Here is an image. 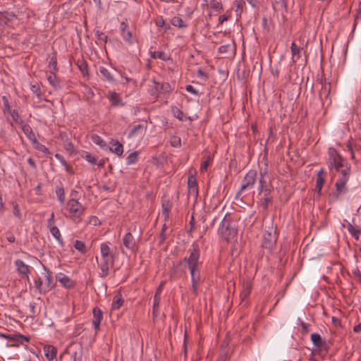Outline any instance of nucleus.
<instances>
[{"label": "nucleus", "mask_w": 361, "mask_h": 361, "mask_svg": "<svg viewBox=\"0 0 361 361\" xmlns=\"http://www.w3.org/2000/svg\"><path fill=\"white\" fill-rule=\"evenodd\" d=\"M188 256L185 257L183 259L173 262L170 269L171 279L176 276H181L185 274V269L188 268L191 277V290L195 295L198 293L200 285L202 282L200 274V265L202 262L200 261V248L197 243L194 242L188 249Z\"/></svg>", "instance_id": "1"}, {"label": "nucleus", "mask_w": 361, "mask_h": 361, "mask_svg": "<svg viewBox=\"0 0 361 361\" xmlns=\"http://www.w3.org/2000/svg\"><path fill=\"white\" fill-rule=\"evenodd\" d=\"M340 176L335 183L336 192L335 197L338 199L341 195L347 193V182L351 175L350 164L345 165L343 169H340Z\"/></svg>", "instance_id": "2"}, {"label": "nucleus", "mask_w": 361, "mask_h": 361, "mask_svg": "<svg viewBox=\"0 0 361 361\" xmlns=\"http://www.w3.org/2000/svg\"><path fill=\"white\" fill-rule=\"evenodd\" d=\"M219 232L227 240L234 238L237 235L238 231L235 228V223L229 219H226L225 216L221 221V226L219 228Z\"/></svg>", "instance_id": "3"}, {"label": "nucleus", "mask_w": 361, "mask_h": 361, "mask_svg": "<svg viewBox=\"0 0 361 361\" xmlns=\"http://www.w3.org/2000/svg\"><path fill=\"white\" fill-rule=\"evenodd\" d=\"M97 267L99 269V276L101 278H106L109 274V270L114 265L115 258L105 259L96 257Z\"/></svg>", "instance_id": "4"}, {"label": "nucleus", "mask_w": 361, "mask_h": 361, "mask_svg": "<svg viewBox=\"0 0 361 361\" xmlns=\"http://www.w3.org/2000/svg\"><path fill=\"white\" fill-rule=\"evenodd\" d=\"M257 173L256 170H250L244 176L240 188L237 193V196L240 195L242 192L245 190L252 189L256 182Z\"/></svg>", "instance_id": "5"}, {"label": "nucleus", "mask_w": 361, "mask_h": 361, "mask_svg": "<svg viewBox=\"0 0 361 361\" xmlns=\"http://www.w3.org/2000/svg\"><path fill=\"white\" fill-rule=\"evenodd\" d=\"M277 240V234L276 228L272 226L269 230H265L263 235V241L262 245L264 248L271 250L275 246Z\"/></svg>", "instance_id": "6"}, {"label": "nucleus", "mask_w": 361, "mask_h": 361, "mask_svg": "<svg viewBox=\"0 0 361 361\" xmlns=\"http://www.w3.org/2000/svg\"><path fill=\"white\" fill-rule=\"evenodd\" d=\"M66 209L75 219H80L85 211V208L75 198H71L68 201Z\"/></svg>", "instance_id": "7"}, {"label": "nucleus", "mask_w": 361, "mask_h": 361, "mask_svg": "<svg viewBox=\"0 0 361 361\" xmlns=\"http://www.w3.org/2000/svg\"><path fill=\"white\" fill-rule=\"evenodd\" d=\"M328 161L327 165L330 170L334 169L336 163L339 161L343 157L337 152L334 147H329L328 150Z\"/></svg>", "instance_id": "8"}, {"label": "nucleus", "mask_w": 361, "mask_h": 361, "mask_svg": "<svg viewBox=\"0 0 361 361\" xmlns=\"http://www.w3.org/2000/svg\"><path fill=\"white\" fill-rule=\"evenodd\" d=\"M56 279L63 287L67 289L73 288L75 286V282L63 273H58Z\"/></svg>", "instance_id": "9"}, {"label": "nucleus", "mask_w": 361, "mask_h": 361, "mask_svg": "<svg viewBox=\"0 0 361 361\" xmlns=\"http://www.w3.org/2000/svg\"><path fill=\"white\" fill-rule=\"evenodd\" d=\"M92 326L94 331L97 332L99 329L100 324L103 319V312L99 307H95L92 310Z\"/></svg>", "instance_id": "10"}, {"label": "nucleus", "mask_w": 361, "mask_h": 361, "mask_svg": "<svg viewBox=\"0 0 361 361\" xmlns=\"http://www.w3.org/2000/svg\"><path fill=\"white\" fill-rule=\"evenodd\" d=\"M44 273V287L47 290V293H48L49 290H51L54 286L55 283H54L53 277L51 275V271L47 269L45 266H43Z\"/></svg>", "instance_id": "11"}, {"label": "nucleus", "mask_w": 361, "mask_h": 361, "mask_svg": "<svg viewBox=\"0 0 361 361\" xmlns=\"http://www.w3.org/2000/svg\"><path fill=\"white\" fill-rule=\"evenodd\" d=\"M17 271L19 273V274L22 276H25L27 281H29V274H30V269L29 266L27 265L23 260L21 259H16L14 262Z\"/></svg>", "instance_id": "12"}, {"label": "nucleus", "mask_w": 361, "mask_h": 361, "mask_svg": "<svg viewBox=\"0 0 361 361\" xmlns=\"http://www.w3.org/2000/svg\"><path fill=\"white\" fill-rule=\"evenodd\" d=\"M123 245L130 250H135L137 249L136 241L131 233H127L123 239Z\"/></svg>", "instance_id": "13"}, {"label": "nucleus", "mask_w": 361, "mask_h": 361, "mask_svg": "<svg viewBox=\"0 0 361 361\" xmlns=\"http://www.w3.org/2000/svg\"><path fill=\"white\" fill-rule=\"evenodd\" d=\"M188 192L194 195L195 197L198 195V188L196 177L194 175H190L188 178Z\"/></svg>", "instance_id": "14"}, {"label": "nucleus", "mask_w": 361, "mask_h": 361, "mask_svg": "<svg viewBox=\"0 0 361 361\" xmlns=\"http://www.w3.org/2000/svg\"><path fill=\"white\" fill-rule=\"evenodd\" d=\"M100 252L102 258H115V254L109 246V243H103L100 245Z\"/></svg>", "instance_id": "15"}, {"label": "nucleus", "mask_w": 361, "mask_h": 361, "mask_svg": "<svg viewBox=\"0 0 361 361\" xmlns=\"http://www.w3.org/2000/svg\"><path fill=\"white\" fill-rule=\"evenodd\" d=\"M99 72L102 75V80H106L109 83L115 82L114 75L108 68L104 66H100L99 68Z\"/></svg>", "instance_id": "16"}, {"label": "nucleus", "mask_w": 361, "mask_h": 361, "mask_svg": "<svg viewBox=\"0 0 361 361\" xmlns=\"http://www.w3.org/2000/svg\"><path fill=\"white\" fill-rule=\"evenodd\" d=\"M110 144L111 145V147H109V150L118 157L122 156L123 153V145L118 140H115L113 139L110 141Z\"/></svg>", "instance_id": "17"}, {"label": "nucleus", "mask_w": 361, "mask_h": 361, "mask_svg": "<svg viewBox=\"0 0 361 361\" xmlns=\"http://www.w3.org/2000/svg\"><path fill=\"white\" fill-rule=\"evenodd\" d=\"M44 355L49 361L53 360L57 354V349L51 345H44Z\"/></svg>", "instance_id": "18"}, {"label": "nucleus", "mask_w": 361, "mask_h": 361, "mask_svg": "<svg viewBox=\"0 0 361 361\" xmlns=\"http://www.w3.org/2000/svg\"><path fill=\"white\" fill-rule=\"evenodd\" d=\"M319 82L322 84V88L319 92V97L322 100H323L324 98L326 99H328L330 94L331 83L326 82L323 83L322 79H320Z\"/></svg>", "instance_id": "19"}, {"label": "nucleus", "mask_w": 361, "mask_h": 361, "mask_svg": "<svg viewBox=\"0 0 361 361\" xmlns=\"http://www.w3.org/2000/svg\"><path fill=\"white\" fill-rule=\"evenodd\" d=\"M128 25L126 22L123 21L121 23V35L123 39L126 42H131L132 39V32L128 29Z\"/></svg>", "instance_id": "20"}, {"label": "nucleus", "mask_w": 361, "mask_h": 361, "mask_svg": "<svg viewBox=\"0 0 361 361\" xmlns=\"http://www.w3.org/2000/svg\"><path fill=\"white\" fill-rule=\"evenodd\" d=\"M147 125H143V124L135 125L132 128V129L129 132L128 137H135L137 135H140V134L143 133L144 132H145V130H147Z\"/></svg>", "instance_id": "21"}, {"label": "nucleus", "mask_w": 361, "mask_h": 361, "mask_svg": "<svg viewBox=\"0 0 361 361\" xmlns=\"http://www.w3.org/2000/svg\"><path fill=\"white\" fill-rule=\"evenodd\" d=\"M22 130L27 137L32 142H37V139L35 133L32 128L28 124H25L22 127Z\"/></svg>", "instance_id": "22"}, {"label": "nucleus", "mask_w": 361, "mask_h": 361, "mask_svg": "<svg viewBox=\"0 0 361 361\" xmlns=\"http://www.w3.org/2000/svg\"><path fill=\"white\" fill-rule=\"evenodd\" d=\"M15 18H16V15L14 13H9L8 11L0 12V24L7 25L8 22L12 21Z\"/></svg>", "instance_id": "23"}, {"label": "nucleus", "mask_w": 361, "mask_h": 361, "mask_svg": "<svg viewBox=\"0 0 361 361\" xmlns=\"http://www.w3.org/2000/svg\"><path fill=\"white\" fill-rule=\"evenodd\" d=\"M108 98L111 103V106H118L124 105L120 98L119 94L115 92H110L109 96Z\"/></svg>", "instance_id": "24"}, {"label": "nucleus", "mask_w": 361, "mask_h": 361, "mask_svg": "<svg viewBox=\"0 0 361 361\" xmlns=\"http://www.w3.org/2000/svg\"><path fill=\"white\" fill-rule=\"evenodd\" d=\"M149 55L151 58L154 59H159L164 61H166L170 59V56L162 51H155L149 50Z\"/></svg>", "instance_id": "25"}, {"label": "nucleus", "mask_w": 361, "mask_h": 361, "mask_svg": "<svg viewBox=\"0 0 361 361\" xmlns=\"http://www.w3.org/2000/svg\"><path fill=\"white\" fill-rule=\"evenodd\" d=\"M235 51L234 43L227 44L219 47V52L224 54H233Z\"/></svg>", "instance_id": "26"}, {"label": "nucleus", "mask_w": 361, "mask_h": 361, "mask_svg": "<svg viewBox=\"0 0 361 361\" xmlns=\"http://www.w3.org/2000/svg\"><path fill=\"white\" fill-rule=\"evenodd\" d=\"M49 231L53 237L56 240V241L59 243L62 247L64 246V242L61 237L59 229L55 226L51 228H49Z\"/></svg>", "instance_id": "27"}, {"label": "nucleus", "mask_w": 361, "mask_h": 361, "mask_svg": "<svg viewBox=\"0 0 361 361\" xmlns=\"http://www.w3.org/2000/svg\"><path fill=\"white\" fill-rule=\"evenodd\" d=\"M47 80L49 84L55 89L60 87V82L57 78L55 72L50 71L49 75H47Z\"/></svg>", "instance_id": "28"}, {"label": "nucleus", "mask_w": 361, "mask_h": 361, "mask_svg": "<svg viewBox=\"0 0 361 361\" xmlns=\"http://www.w3.org/2000/svg\"><path fill=\"white\" fill-rule=\"evenodd\" d=\"M56 195L59 202L62 204L65 202V191L61 183L56 186Z\"/></svg>", "instance_id": "29"}, {"label": "nucleus", "mask_w": 361, "mask_h": 361, "mask_svg": "<svg viewBox=\"0 0 361 361\" xmlns=\"http://www.w3.org/2000/svg\"><path fill=\"white\" fill-rule=\"evenodd\" d=\"M122 295L118 293L113 298L111 308L112 310H118L123 304Z\"/></svg>", "instance_id": "30"}, {"label": "nucleus", "mask_w": 361, "mask_h": 361, "mask_svg": "<svg viewBox=\"0 0 361 361\" xmlns=\"http://www.w3.org/2000/svg\"><path fill=\"white\" fill-rule=\"evenodd\" d=\"M311 341L313 344L318 348H322L326 344L325 341L322 340L321 336L317 333L311 334Z\"/></svg>", "instance_id": "31"}, {"label": "nucleus", "mask_w": 361, "mask_h": 361, "mask_svg": "<svg viewBox=\"0 0 361 361\" xmlns=\"http://www.w3.org/2000/svg\"><path fill=\"white\" fill-rule=\"evenodd\" d=\"M323 173L324 170L322 169L319 171L317 175L316 190L319 193L321 192L325 180Z\"/></svg>", "instance_id": "32"}, {"label": "nucleus", "mask_w": 361, "mask_h": 361, "mask_svg": "<svg viewBox=\"0 0 361 361\" xmlns=\"http://www.w3.org/2000/svg\"><path fill=\"white\" fill-rule=\"evenodd\" d=\"M347 228L350 235L355 239L359 240L361 229L353 226L350 223L348 222Z\"/></svg>", "instance_id": "33"}, {"label": "nucleus", "mask_w": 361, "mask_h": 361, "mask_svg": "<svg viewBox=\"0 0 361 361\" xmlns=\"http://www.w3.org/2000/svg\"><path fill=\"white\" fill-rule=\"evenodd\" d=\"M34 285L36 290L39 292L40 294H45L47 293V290L44 287V283H43L42 280L40 277L37 276L34 280Z\"/></svg>", "instance_id": "34"}, {"label": "nucleus", "mask_w": 361, "mask_h": 361, "mask_svg": "<svg viewBox=\"0 0 361 361\" xmlns=\"http://www.w3.org/2000/svg\"><path fill=\"white\" fill-rule=\"evenodd\" d=\"M172 112L173 116L180 121H183L187 118L192 121L190 116H184L183 112L178 107H172Z\"/></svg>", "instance_id": "35"}, {"label": "nucleus", "mask_w": 361, "mask_h": 361, "mask_svg": "<svg viewBox=\"0 0 361 361\" xmlns=\"http://www.w3.org/2000/svg\"><path fill=\"white\" fill-rule=\"evenodd\" d=\"M76 65L83 75H88V66L87 62L83 59H78L76 62Z\"/></svg>", "instance_id": "36"}, {"label": "nucleus", "mask_w": 361, "mask_h": 361, "mask_svg": "<svg viewBox=\"0 0 361 361\" xmlns=\"http://www.w3.org/2000/svg\"><path fill=\"white\" fill-rule=\"evenodd\" d=\"M171 23L178 28H185L187 25L183 22V19L178 16H174L171 20Z\"/></svg>", "instance_id": "37"}, {"label": "nucleus", "mask_w": 361, "mask_h": 361, "mask_svg": "<svg viewBox=\"0 0 361 361\" xmlns=\"http://www.w3.org/2000/svg\"><path fill=\"white\" fill-rule=\"evenodd\" d=\"M92 140L95 145H99L102 149H106L107 147V143L98 135H93Z\"/></svg>", "instance_id": "38"}, {"label": "nucleus", "mask_w": 361, "mask_h": 361, "mask_svg": "<svg viewBox=\"0 0 361 361\" xmlns=\"http://www.w3.org/2000/svg\"><path fill=\"white\" fill-rule=\"evenodd\" d=\"M49 68L50 71L56 72L58 71L57 68V59H56V53L54 52L52 55L50 56L49 62Z\"/></svg>", "instance_id": "39"}, {"label": "nucleus", "mask_w": 361, "mask_h": 361, "mask_svg": "<svg viewBox=\"0 0 361 361\" xmlns=\"http://www.w3.org/2000/svg\"><path fill=\"white\" fill-rule=\"evenodd\" d=\"M302 49V48L298 47L295 42H292L290 45V51L293 60L295 57H296L297 59L300 58V51Z\"/></svg>", "instance_id": "40"}, {"label": "nucleus", "mask_w": 361, "mask_h": 361, "mask_svg": "<svg viewBox=\"0 0 361 361\" xmlns=\"http://www.w3.org/2000/svg\"><path fill=\"white\" fill-rule=\"evenodd\" d=\"M74 247L82 254L87 252L86 245L83 241L76 240L74 243Z\"/></svg>", "instance_id": "41"}, {"label": "nucleus", "mask_w": 361, "mask_h": 361, "mask_svg": "<svg viewBox=\"0 0 361 361\" xmlns=\"http://www.w3.org/2000/svg\"><path fill=\"white\" fill-rule=\"evenodd\" d=\"M138 160V152L137 151H135L132 153H130L128 157H127V164L128 165H131V164H133L135 163H136Z\"/></svg>", "instance_id": "42"}, {"label": "nucleus", "mask_w": 361, "mask_h": 361, "mask_svg": "<svg viewBox=\"0 0 361 361\" xmlns=\"http://www.w3.org/2000/svg\"><path fill=\"white\" fill-rule=\"evenodd\" d=\"M6 113H8L11 115V116L12 117V119L13 120V121L15 123H19L21 121L19 113L17 110L11 109V108L10 111H6Z\"/></svg>", "instance_id": "43"}, {"label": "nucleus", "mask_w": 361, "mask_h": 361, "mask_svg": "<svg viewBox=\"0 0 361 361\" xmlns=\"http://www.w3.org/2000/svg\"><path fill=\"white\" fill-rule=\"evenodd\" d=\"M161 297L154 296V302L152 307V314L154 316H157L159 312V307Z\"/></svg>", "instance_id": "44"}, {"label": "nucleus", "mask_w": 361, "mask_h": 361, "mask_svg": "<svg viewBox=\"0 0 361 361\" xmlns=\"http://www.w3.org/2000/svg\"><path fill=\"white\" fill-rule=\"evenodd\" d=\"M82 157L85 159L87 161L90 162L92 164H97V159L94 156L92 155L88 152H84L83 154L82 155Z\"/></svg>", "instance_id": "45"}, {"label": "nucleus", "mask_w": 361, "mask_h": 361, "mask_svg": "<svg viewBox=\"0 0 361 361\" xmlns=\"http://www.w3.org/2000/svg\"><path fill=\"white\" fill-rule=\"evenodd\" d=\"M209 6L213 10L216 11H221L223 10L222 4L221 2L216 0H210Z\"/></svg>", "instance_id": "46"}, {"label": "nucleus", "mask_w": 361, "mask_h": 361, "mask_svg": "<svg viewBox=\"0 0 361 361\" xmlns=\"http://www.w3.org/2000/svg\"><path fill=\"white\" fill-rule=\"evenodd\" d=\"M31 91L37 97V98L41 99L42 97V91L40 87L37 82L31 85L30 87Z\"/></svg>", "instance_id": "47"}, {"label": "nucleus", "mask_w": 361, "mask_h": 361, "mask_svg": "<svg viewBox=\"0 0 361 361\" xmlns=\"http://www.w3.org/2000/svg\"><path fill=\"white\" fill-rule=\"evenodd\" d=\"M271 197H264L260 199L259 204L263 207L264 209H267L269 207V204L271 202Z\"/></svg>", "instance_id": "48"}, {"label": "nucleus", "mask_w": 361, "mask_h": 361, "mask_svg": "<svg viewBox=\"0 0 361 361\" xmlns=\"http://www.w3.org/2000/svg\"><path fill=\"white\" fill-rule=\"evenodd\" d=\"M156 25L158 27H164L165 31L170 29V25L168 24H166L165 20L162 16H160L159 18H157V20H156Z\"/></svg>", "instance_id": "49"}, {"label": "nucleus", "mask_w": 361, "mask_h": 361, "mask_svg": "<svg viewBox=\"0 0 361 361\" xmlns=\"http://www.w3.org/2000/svg\"><path fill=\"white\" fill-rule=\"evenodd\" d=\"M171 208V204L169 202H164L162 204V214L165 216V218L169 217V214Z\"/></svg>", "instance_id": "50"}, {"label": "nucleus", "mask_w": 361, "mask_h": 361, "mask_svg": "<svg viewBox=\"0 0 361 361\" xmlns=\"http://www.w3.org/2000/svg\"><path fill=\"white\" fill-rule=\"evenodd\" d=\"M250 292H251L250 286L247 284L243 288V290L240 293V298H241L242 300H245V299H247L249 297Z\"/></svg>", "instance_id": "51"}, {"label": "nucleus", "mask_w": 361, "mask_h": 361, "mask_svg": "<svg viewBox=\"0 0 361 361\" xmlns=\"http://www.w3.org/2000/svg\"><path fill=\"white\" fill-rule=\"evenodd\" d=\"M348 164H349L348 163L345 161V159H343V157H342L339 161H338L336 163L335 166H334V169H335L336 172H339L340 169H341V168H344L345 166V165H348Z\"/></svg>", "instance_id": "52"}, {"label": "nucleus", "mask_w": 361, "mask_h": 361, "mask_svg": "<svg viewBox=\"0 0 361 361\" xmlns=\"http://www.w3.org/2000/svg\"><path fill=\"white\" fill-rule=\"evenodd\" d=\"M95 36L98 40H100L104 43L107 42L108 36L105 33L100 32L99 30H95Z\"/></svg>", "instance_id": "53"}, {"label": "nucleus", "mask_w": 361, "mask_h": 361, "mask_svg": "<svg viewBox=\"0 0 361 361\" xmlns=\"http://www.w3.org/2000/svg\"><path fill=\"white\" fill-rule=\"evenodd\" d=\"M233 5L235 6V12L241 13L243 11V6L245 2L243 0H236L233 2Z\"/></svg>", "instance_id": "54"}, {"label": "nucleus", "mask_w": 361, "mask_h": 361, "mask_svg": "<svg viewBox=\"0 0 361 361\" xmlns=\"http://www.w3.org/2000/svg\"><path fill=\"white\" fill-rule=\"evenodd\" d=\"M34 144H35V148L37 150L43 152L44 154H49L51 153L49 152V149L45 145L40 144L37 141V142H35Z\"/></svg>", "instance_id": "55"}, {"label": "nucleus", "mask_w": 361, "mask_h": 361, "mask_svg": "<svg viewBox=\"0 0 361 361\" xmlns=\"http://www.w3.org/2000/svg\"><path fill=\"white\" fill-rule=\"evenodd\" d=\"M359 20H361V1H359L358 8L357 9L356 16L355 17L353 30H355Z\"/></svg>", "instance_id": "56"}, {"label": "nucleus", "mask_w": 361, "mask_h": 361, "mask_svg": "<svg viewBox=\"0 0 361 361\" xmlns=\"http://www.w3.org/2000/svg\"><path fill=\"white\" fill-rule=\"evenodd\" d=\"M18 334H5L3 333L0 334V338H6L10 341H14L17 343V336Z\"/></svg>", "instance_id": "57"}, {"label": "nucleus", "mask_w": 361, "mask_h": 361, "mask_svg": "<svg viewBox=\"0 0 361 361\" xmlns=\"http://www.w3.org/2000/svg\"><path fill=\"white\" fill-rule=\"evenodd\" d=\"M2 100H3V102H4V107H3V112L4 114H6V111H10V109L11 108L10 104H9V102H8V99L7 98L6 96H3L2 97Z\"/></svg>", "instance_id": "58"}, {"label": "nucleus", "mask_w": 361, "mask_h": 361, "mask_svg": "<svg viewBox=\"0 0 361 361\" xmlns=\"http://www.w3.org/2000/svg\"><path fill=\"white\" fill-rule=\"evenodd\" d=\"M268 187L266 178L259 177V190L262 191L263 188Z\"/></svg>", "instance_id": "59"}, {"label": "nucleus", "mask_w": 361, "mask_h": 361, "mask_svg": "<svg viewBox=\"0 0 361 361\" xmlns=\"http://www.w3.org/2000/svg\"><path fill=\"white\" fill-rule=\"evenodd\" d=\"M65 149L70 153L74 152V145L68 139H67L66 142H65Z\"/></svg>", "instance_id": "60"}, {"label": "nucleus", "mask_w": 361, "mask_h": 361, "mask_svg": "<svg viewBox=\"0 0 361 361\" xmlns=\"http://www.w3.org/2000/svg\"><path fill=\"white\" fill-rule=\"evenodd\" d=\"M16 337H17V343H20V344H23L24 341L29 342L30 339V337L25 336L22 334H18V336Z\"/></svg>", "instance_id": "61"}, {"label": "nucleus", "mask_w": 361, "mask_h": 361, "mask_svg": "<svg viewBox=\"0 0 361 361\" xmlns=\"http://www.w3.org/2000/svg\"><path fill=\"white\" fill-rule=\"evenodd\" d=\"M53 226H55V219L54 212L51 214L49 219L47 220V228H49Z\"/></svg>", "instance_id": "62"}, {"label": "nucleus", "mask_w": 361, "mask_h": 361, "mask_svg": "<svg viewBox=\"0 0 361 361\" xmlns=\"http://www.w3.org/2000/svg\"><path fill=\"white\" fill-rule=\"evenodd\" d=\"M185 90L188 92H190L191 94H194V95H199L200 93L199 92L191 85H188L186 87H185Z\"/></svg>", "instance_id": "63"}, {"label": "nucleus", "mask_w": 361, "mask_h": 361, "mask_svg": "<svg viewBox=\"0 0 361 361\" xmlns=\"http://www.w3.org/2000/svg\"><path fill=\"white\" fill-rule=\"evenodd\" d=\"M352 273L357 278V280L361 283V273L358 267H355L353 269Z\"/></svg>", "instance_id": "64"}]
</instances>
